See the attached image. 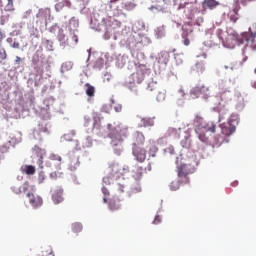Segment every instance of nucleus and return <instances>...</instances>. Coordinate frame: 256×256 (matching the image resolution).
<instances>
[{
	"label": "nucleus",
	"mask_w": 256,
	"mask_h": 256,
	"mask_svg": "<svg viewBox=\"0 0 256 256\" xmlns=\"http://www.w3.org/2000/svg\"><path fill=\"white\" fill-rule=\"evenodd\" d=\"M108 131V138L111 139V147L114 149L116 155H121L123 153V143L129 137V128L123 125L113 127L111 124H108Z\"/></svg>",
	"instance_id": "obj_1"
},
{
	"label": "nucleus",
	"mask_w": 256,
	"mask_h": 256,
	"mask_svg": "<svg viewBox=\"0 0 256 256\" xmlns=\"http://www.w3.org/2000/svg\"><path fill=\"white\" fill-rule=\"evenodd\" d=\"M29 189H31V186L29 185V183L25 182L19 187H14L13 191L14 193H16V195L26 193V197L28 198L30 205L34 209H38V207H41V205H43V198H41V196L39 195H35V193H33V191H29Z\"/></svg>",
	"instance_id": "obj_2"
},
{
	"label": "nucleus",
	"mask_w": 256,
	"mask_h": 256,
	"mask_svg": "<svg viewBox=\"0 0 256 256\" xmlns=\"http://www.w3.org/2000/svg\"><path fill=\"white\" fill-rule=\"evenodd\" d=\"M194 125L196 133H201V131H210V133H215L217 125L213 122H205L203 117L196 115L194 118Z\"/></svg>",
	"instance_id": "obj_3"
},
{
	"label": "nucleus",
	"mask_w": 256,
	"mask_h": 256,
	"mask_svg": "<svg viewBox=\"0 0 256 256\" xmlns=\"http://www.w3.org/2000/svg\"><path fill=\"white\" fill-rule=\"evenodd\" d=\"M103 25H105V27H106L104 39L108 40V39H111L112 31H115V29H119V27H121V22L118 20H115V18L109 16V17L103 19Z\"/></svg>",
	"instance_id": "obj_4"
},
{
	"label": "nucleus",
	"mask_w": 256,
	"mask_h": 256,
	"mask_svg": "<svg viewBox=\"0 0 256 256\" xmlns=\"http://www.w3.org/2000/svg\"><path fill=\"white\" fill-rule=\"evenodd\" d=\"M190 97L191 99H199V97L202 99H209V97H211V92L209 87L205 85H197L190 90Z\"/></svg>",
	"instance_id": "obj_5"
},
{
	"label": "nucleus",
	"mask_w": 256,
	"mask_h": 256,
	"mask_svg": "<svg viewBox=\"0 0 256 256\" xmlns=\"http://www.w3.org/2000/svg\"><path fill=\"white\" fill-rule=\"evenodd\" d=\"M108 173L117 181V179H120L123 177V175H125V173H127V169L123 168L118 163L113 162L109 164Z\"/></svg>",
	"instance_id": "obj_6"
},
{
	"label": "nucleus",
	"mask_w": 256,
	"mask_h": 256,
	"mask_svg": "<svg viewBox=\"0 0 256 256\" xmlns=\"http://www.w3.org/2000/svg\"><path fill=\"white\" fill-rule=\"evenodd\" d=\"M173 3L177 11H180V9H197V0H173Z\"/></svg>",
	"instance_id": "obj_7"
},
{
	"label": "nucleus",
	"mask_w": 256,
	"mask_h": 256,
	"mask_svg": "<svg viewBox=\"0 0 256 256\" xmlns=\"http://www.w3.org/2000/svg\"><path fill=\"white\" fill-rule=\"evenodd\" d=\"M51 18V9H40L36 15L37 25H47V19Z\"/></svg>",
	"instance_id": "obj_8"
},
{
	"label": "nucleus",
	"mask_w": 256,
	"mask_h": 256,
	"mask_svg": "<svg viewBox=\"0 0 256 256\" xmlns=\"http://www.w3.org/2000/svg\"><path fill=\"white\" fill-rule=\"evenodd\" d=\"M221 128V134L224 135L225 137H231L232 134L235 133L237 130V127L233 124V118H230L228 120V123H223L220 125Z\"/></svg>",
	"instance_id": "obj_9"
},
{
	"label": "nucleus",
	"mask_w": 256,
	"mask_h": 256,
	"mask_svg": "<svg viewBox=\"0 0 256 256\" xmlns=\"http://www.w3.org/2000/svg\"><path fill=\"white\" fill-rule=\"evenodd\" d=\"M132 149L142 147L145 145V135L143 132L136 131L131 138Z\"/></svg>",
	"instance_id": "obj_10"
},
{
	"label": "nucleus",
	"mask_w": 256,
	"mask_h": 256,
	"mask_svg": "<svg viewBox=\"0 0 256 256\" xmlns=\"http://www.w3.org/2000/svg\"><path fill=\"white\" fill-rule=\"evenodd\" d=\"M147 91L151 93H158L156 96L157 101H165V93L159 92V84L155 81H150L147 86Z\"/></svg>",
	"instance_id": "obj_11"
},
{
	"label": "nucleus",
	"mask_w": 256,
	"mask_h": 256,
	"mask_svg": "<svg viewBox=\"0 0 256 256\" xmlns=\"http://www.w3.org/2000/svg\"><path fill=\"white\" fill-rule=\"evenodd\" d=\"M132 155L138 163H144L145 159H147V150L142 147L132 148Z\"/></svg>",
	"instance_id": "obj_12"
},
{
	"label": "nucleus",
	"mask_w": 256,
	"mask_h": 256,
	"mask_svg": "<svg viewBox=\"0 0 256 256\" xmlns=\"http://www.w3.org/2000/svg\"><path fill=\"white\" fill-rule=\"evenodd\" d=\"M220 40L222 41L223 45H226L229 47V49H233L236 44L239 43V38L237 34H229L228 37L223 39V37H220Z\"/></svg>",
	"instance_id": "obj_13"
},
{
	"label": "nucleus",
	"mask_w": 256,
	"mask_h": 256,
	"mask_svg": "<svg viewBox=\"0 0 256 256\" xmlns=\"http://www.w3.org/2000/svg\"><path fill=\"white\" fill-rule=\"evenodd\" d=\"M47 164V167H51L52 169H61V156L51 154Z\"/></svg>",
	"instance_id": "obj_14"
},
{
	"label": "nucleus",
	"mask_w": 256,
	"mask_h": 256,
	"mask_svg": "<svg viewBox=\"0 0 256 256\" xmlns=\"http://www.w3.org/2000/svg\"><path fill=\"white\" fill-rule=\"evenodd\" d=\"M190 72L194 75H203L205 73V62H196L194 65L191 66Z\"/></svg>",
	"instance_id": "obj_15"
},
{
	"label": "nucleus",
	"mask_w": 256,
	"mask_h": 256,
	"mask_svg": "<svg viewBox=\"0 0 256 256\" xmlns=\"http://www.w3.org/2000/svg\"><path fill=\"white\" fill-rule=\"evenodd\" d=\"M33 153L34 155H36V157H38V165L40 167V169H43V157H45L46 155V152H45V149L43 148H39V146H34L33 148Z\"/></svg>",
	"instance_id": "obj_16"
},
{
	"label": "nucleus",
	"mask_w": 256,
	"mask_h": 256,
	"mask_svg": "<svg viewBox=\"0 0 256 256\" xmlns=\"http://www.w3.org/2000/svg\"><path fill=\"white\" fill-rule=\"evenodd\" d=\"M64 139L69 143H74V145H72V149H75L76 151L79 149V140L75 138V131L65 134Z\"/></svg>",
	"instance_id": "obj_17"
},
{
	"label": "nucleus",
	"mask_w": 256,
	"mask_h": 256,
	"mask_svg": "<svg viewBox=\"0 0 256 256\" xmlns=\"http://www.w3.org/2000/svg\"><path fill=\"white\" fill-rule=\"evenodd\" d=\"M177 173H178L179 179L187 178V175H189V173H191V171L189 170V165L181 164L177 168Z\"/></svg>",
	"instance_id": "obj_18"
},
{
	"label": "nucleus",
	"mask_w": 256,
	"mask_h": 256,
	"mask_svg": "<svg viewBox=\"0 0 256 256\" xmlns=\"http://www.w3.org/2000/svg\"><path fill=\"white\" fill-rule=\"evenodd\" d=\"M155 126V117H145L140 119V123L138 124V127H154Z\"/></svg>",
	"instance_id": "obj_19"
},
{
	"label": "nucleus",
	"mask_w": 256,
	"mask_h": 256,
	"mask_svg": "<svg viewBox=\"0 0 256 256\" xmlns=\"http://www.w3.org/2000/svg\"><path fill=\"white\" fill-rule=\"evenodd\" d=\"M143 173H145V169L141 166H136L132 170V177L135 181H141V179H143Z\"/></svg>",
	"instance_id": "obj_20"
},
{
	"label": "nucleus",
	"mask_w": 256,
	"mask_h": 256,
	"mask_svg": "<svg viewBox=\"0 0 256 256\" xmlns=\"http://www.w3.org/2000/svg\"><path fill=\"white\" fill-rule=\"evenodd\" d=\"M65 7H68V9H71V1L69 0L57 1V3L55 4V11L59 13V11H63Z\"/></svg>",
	"instance_id": "obj_21"
},
{
	"label": "nucleus",
	"mask_w": 256,
	"mask_h": 256,
	"mask_svg": "<svg viewBox=\"0 0 256 256\" xmlns=\"http://www.w3.org/2000/svg\"><path fill=\"white\" fill-rule=\"evenodd\" d=\"M165 5H167L165 0H157V3L152 5L149 11H165Z\"/></svg>",
	"instance_id": "obj_22"
},
{
	"label": "nucleus",
	"mask_w": 256,
	"mask_h": 256,
	"mask_svg": "<svg viewBox=\"0 0 256 256\" xmlns=\"http://www.w3.org/2000/svg\"><path fill=\"white\" fill-rule=\"evenodd\" d=\"M247 45L252 49H256V33H251L246 36Z\"/></svg>",
	"instance_id": "obj_23"
},
{
	"label": "nucleus",
	"mask_w": 256,
	"mask_h": 256,
	"mask_svg": "<svg viewBox=\"0 0 256 256\" xmlns=\"http://www.w3.org/2000/svg\"><path fill=\"white\" fill-rule=\"evenodd\" d=\"M52 199L56 204L61 203V201H63V189L55 191L52 195Z\"/></svg>",
	"instance_id": "obj_24"
},
{
	"label": "nucleus",
	"mask_w": 256,
	"mask_h": 256,
	"mask_svg": "<svg viewBox=\"0 0 256 256\" xmlns=\"http://www.w3.org/2000/svg\"><path fill=\"white\" fill-rule=\"evenodd\" d=\"M219 5V2L216 0H204L203 9H215Z\"/></svg>",
	"instance_id": "obj_25"
},
{
	"label": "nucleus",
	"mask_w": 256,
	"mask_h": 256,
	"mask_svg": "<svg viewBox=\"0 0 256 256\" xmlns=\"http://www.w3.org/2000/svg\"><path fill=\"white\" fill-rule=\"evenodd\" d=\"M42 133H44L45 135H49V128L45 123L39 124L38 131L35 132V135L41 136Z\"/></svg>",
	"instance_id": "obj_26"
},
{
	"label": "nucleus",
	"mask_w": 256,
	"mask_h": 256,
	"mask_svg": "<svg viewBox=\"0 0 256 256\" xmlns=\"http://www.w3.org/2000/svg\"><path fill=\"white\" fill-rule=\"evenodd\" d=\"M167 133L170 137H175V139H179V137H181V128L176 129V128L170 127Z\"/></svg>",
	"instance_id": "obj_27"
},
{
	"label": "nucleus",
	"mask_w": 256,
	"mask_h": 256,
	"mask_svg": "<svg viewBox=\"0 0 256 256\" xmlns=\"http://www.w3.org/2000/svg\"><path fill=\"white\" fill-rule=\"evenodd\" d=\"M227 136L225 135H217L216 137H214V145L216 147H219V145H223V143H227Z\"/></svg>",
	"instance_id": "obj_28"
},
{
	"label": "nucleus",
	"mask_w": 256,
	"mask_h": 256,
	"mask_svg": "<svg viewBox=\"0 0 256 256\" xmlns=\"http://www.w3.org/2000/svg\"><path fill=\"white\" fill-rule=\"evenodd\" d=\"M119 209H121V203H119V200L111 199L109 201V210L119 211Z\"/></svg>",
	"instance_id": "obj_29"
},
{
	"label": "nucleus",
	"mask_w": 256,
	"mask_h": 256,
	"mask_svg": "<svg viewBox=\"0 0 256 256\" xmlns=\"http://www.w3.org/2000/svg\"><path fill=\"white\" fill-rule=\"evenodd\" d=\"M57 39L63 45H69V43H67V36L65 35V31H63V29H59Z\"/></svg>",
	"instance_id": "obj_30"
},
{
	"label": "nucleus",
	"mask_w": 256,
	"mask_h": 256,
	"mask_svg": "<svg viewBox=\"0 0 256 256\" xmlns=\"http://www.w3.org/2000/svg\"><path fill=\"white\" fill-rule=\"evenodd\" d=\"M84 87H85V91H86V95L88 96V97H95V87L94 86H92L91 84H89V83H86L85 85H84Z\"/></svg>",
	"instance_id": "obj_31"
},
{
	"label": "nucleus",
	"mask_w": 256,
	"mask_h": 256,
	"mask_svg": "<svg viewBox=\"0 0 256 256\" xmlns=\"http://www.w3.org/2000/svg\"><path fill=\"white\" fill-rule=\"evenodd\" d=\"M239 20V8H234L232 12H230V21L232 23H237Z\"/></svg>",
	"instance_id": "obj_32"
},
{
	"label": "nucleus",
	"mask_w": 256,
	"mask_h": 256,
	"mask_svg": "<svg viewBox=\"0 0 256 256\" xmlns=\"http://www.w3.org/2000/svg\"><path fill=\"white\" fill-rule=\"evenodd\" d=\"M115 187L120 193H123L125 191V178L118 180V182L115 183Z\"/></svg>",
	"instance_id": "obj_33"
},
{
	"label": "nucleus",
	"mask_w": 256,
	"mask_h": 256,
	"mask_svg": "<svg viewBox=\"0 0 256 256\" xmlns=\"http://www.w3.org/2000/svg\"><path fill=\"white\" fill-rule=\"evenodd\" d=\"M198 135V139H200L202 141V143H209V137H207V135H205V133H209V131H200V132H196Z\"/></svg>",
	"instance_id": "obj_34"
},
{
	"label": "nucleus",
	"mask_w": 256,
	"mask_h": 256,
	"mask_svg": "<svg viewBox=\"0 0 256 256\" xmlns=\"http://www.w3.org/2000/svg\"><path fill=\"white\" fill-rule=\"evenodd\" d=\"M134 83H143V80L145 79V75L143 73H134L133 74Z\"/></svg>",
	"instance_id": "obj_35"
},
{
	"label": "nucleus",
	"mask_w": 256,
	"mask_h": 256,
	"mask_svg": "<svg viewBox=\"0 0 256 256\" xmlns=\"http://www.w3.org/2000/svg\"><path fill=\"white\" fill-rule=\"evenodd\" d=\"M73 233H81L83 231V225L79 222H75L72 224Z\"/></svg>",
	"instance_id": "obj_36"
},
{
	"label": "nucleus",
	"mask_w": 256,
	"mask_h": 256,
	"mask_svg": "<svg viewBox=\"0 0 256 256\" xmlns=\"http://www.w3.org/2000/svg\"><path fill=\"white\" fill-rule=\"evenodd\" d=\"M155 33L158 39H161V37H165V26H159L158 28H156Z\"/></svg>",
	"instance_id": "obj_37"
},
{
	"label": "nucleus",
	"mask_w": 256,
	"mask_h": 256,
	"mask_svg": "<svg viewBox=\"0 0 256 256\" xmlns=\"http://www.w3.org/2000/svg\"><path fill=\"white\" fill-rule=\"evenodd\" d=\"M117 1H119V0H110L106 4V11H113V7L117 6Z\"/></svg>",
	"instance_id": "obj_38"
},
{
	"label": "nucleus",
	"mask_w": 256,
	"mask_h": 256,
	"mask_svg": "<svg viewBox=\"0 0 256 256\" xmlns=\"http://www.w3.org/2000/svg\"><path fill=\"white\" fill-rule=\"evenodd\" d=\"M113 181H115V177H113L111 174H109V176H105L103 178V183H105V185H111V183H113Z\"/></svg>",
	"instance_id": "obj_39"
},
{
	"label": "nucleus",
	"mask_w": 256,
	"mask_h": 256,
	"mask_svg": "<svg viewBox=\"0 0 256 256\" xmlns=\"http://www.w3.org/2000/svg\"><path fill=\"white\" fill-rule=\"evenodd\" d=\"M43 256H55V254L53 253V249L51 247L46 248L43 252H42Z\"/></svg>",
	"instance_id": "obj_40"
},
{
	"label": "nucleus",
	"mask_w": 256,
	"mask_h": 256,
	"mask_svg": "<svg viewBox=\"0 0 256 256\" xmlns=\"http://www.w3.org/2000/svg\"><path fill=\"white\" fill-rule=\"evenodd\" d=\"M26 175H35V167L34 166H26Z\"/></svg>",
	"instance_id": "obj_41"
},
{
	"label": "nucleus",
	"mask_w": 256,
	"mask_h": 256,
	"mask_svg": "<svg viewBox=\"0 0 256 256\" xmlns=\"http://www.w3.org/2000/svg\"><path fill=\"white\" fill-rule=\"evenodd\" d=\"M149 151H150V155L152 157H155V154L157 153V151H159V148H157L156 145H152L150 146Z\"/></svg>",
	"instance_id": "obj_42"
},
{
	"label": "nucleus",
	"mask_w": 256,
	"mask_h": 256,
	"mask_svg": "<svg viewBox=\"0 0 256 256\" xmlns=\"http://www.w3.org/2000/svg\"><path fill=\"white\" fill-rule=\"evenodd\" d=\"M170 189L171 191H177V189H179V182L178 181L171 182Z\"/></svg>",
	"instance_id": "obj_43"
},
{
	"label": "nucleus",
	"mask_w": 256,
	"mask_h": 256,
	"mask_svg": "<svg viewBox=\"0 0 256 256\" xmlns=\"http://www.w3.org/2000/svg\"><path fill=\"white\" fill-rule=\"evenodd\" d=\"M199 51L202 52H198V54L196 55V57H202L203 59H207V51H204L203 48H200Z\"/></svg>",
	"instance_id": "obj_44"
},
{
	"label": "nucleus",
	"mask_w": 256,
	"mask_h": 256,
	"mask_svg": "<svg viewBox=\"0 0 256 256\" xmlns=\"http://www.w3.org/2000/svg\"><path fill=\"white\" fill-rule=\"evenodd\" d=\"M34 69H35L37 75H39V77H43L44 70H43L42 66H36Z\"/></svg>",
	"instance_id": "obj_45"
},
{
	"label": "nucleus",
	"mask_w": 256,
	"mask_h": 256,
	"mask_svg": "<svg viewBox=\"0 0 256 256\" xmlns=\"http://www.w3.org/2000/svg\"><path fill=\"white\" fill-rule=\"evenodd\" d=\"M102 193L104 195L103 202L107 203V196L109 195V190L105 187L102 188Z\"/></svg>",
	"instance_id": "obj_46"
},
{
	"label": "nucleus",
	"mask_w": 256,
	"mask_h": 256,
	"mask_svg": "<svg viewBox=\"0 0 256 256\" xmlns=\"http://www.w3.org/2000/svg\"><path fill=\"white\" fill-rule=\"evenodd\" d=\"M45 172L41 171L38 175V183H43L45 181Z\"/></svg>",
	"instance_id": "obj_47"
},
{
	"label": "nucleus",
	"mask_w": 256,
	"mask_h": 256,
	"mask_svg": "<svg viewBox=\"0 0 256 256\" xmlns=\"http://www.w3.org/2000/svg\"><path fill=\"white\" fill-rule=\"evenodd\" d=\"M7 59V52L5 50H0V63Z\"/></svg>",
	"instance_id": "obj_48"
},
{
	"label": "nucleus",
	"mask_w": 256,
	"mask_h": 256,
	"mask_svg": "<svg viewBox=\"0 0 256 256\" xmlns=\"http://www.w3.org/2000/svg\"><path fill=\"white\" fill-rule=\"evenodd\" d=\"M165 153H169L170 155H175V148L173 146H168L165 149Z\"/></svg>",
	"instance_id": "obj_49"
},
{
	"label": "nucleus",
	"mask_w": 256,
	"mask_h": 256,
	"mask_svg": "<svg viewBox=\"0 0 256 256\" xmlns=\"http://www.w3.org/2000/svg\"><path fill=\"white\" fill-rule=\"evenodd\" d=\"M6 11H13V0H7Z\"/></svg>",
	"instance_id": "obj_50"
},
{
	"label": "nucleus",
	"mask_w": 256,
	"mask_h": 256,
	"mask_svg": "<svg viewBox=\"0 0 256 256\" xmlns=\"http://www.w3.org/2000/svg\"><path fill=\"white\" fill-rule=\"evenodd\" d=\"M183 44L186 46V47H189V45L191 44V41L189 40V38H187L185 35H183Z\"/></svg>",
	"instance_id": "obj_51"
},
{
	"label": "nucleus",
	"mask_w": 256,
	"mask_h": 256,
	"mask_svg": "<svg viewBox=\"0 0 256 256\" xmlns=\"http://www.w3.org/2000/svg\"><path fill=\"white\" fill-rule=\"evenodd\" d=\"M154 225H159V223H161V217L160 216H156L154 221H153Z\"/></svg>",
	"instance_id": "obj_52"
},
{
	"label": "nucleus",
	"mask_w": 256,
	"mask_h": 256,
	"mask_svg": "<svg viewBox=\"0 0 256 256\" xmlns=\"http://www.w3.org/2000/svg\"><path fill=\"white\" fill-rule=\"evenodd\" d=\"M113 17H119L121 15V10L116 9V11L112 12Z\"/></svg>",
	"instance_id": "obj_53"
},
{
	"label": "nucleus",
	"mask_w": 256,
	"mask_h": 256,
	"mask_svg": "<svg viewBox=\"0 0 256 256\" xmlns=\"http://www.w3.org/2000/svg\"><path fill=\"white\" fill-rule=\"evenodd\" d=\"M72 39H73V41H74V43L77 45V43H79V38L77 37V35H73L72 36Z\"/></svg>",
	"instance_id": "obj_54"
},
{
	"label": "nucleus",
	"mask_w": 256,
	"mask_h": 256,
	"mask_svg": "<svg viewBox=\"0 0 256 256\" xmlns=\"http://www.w3.org/2000/svg\"><path fill=\"white\" fill-rule=\"evenodd\" d=\"M180 97H185V90H183V88H181L179 91H178Z\"/></svg>",
	"instance_id": "obj_55"
},
{
	"label": "nucleus",
	"mask_w": 256,
	"mask_h": 256,
	"mask_svg": "<svg viewBox=\"0 0 256 256\" xmlns=\"http://www.w3.org/2000/svg\"><path fill=\"white\" fill-rule=\"evenodd\" d=\"M12 47L14 49H19V47H20L19 42H13Z\"/></svg>",
	"instance_id": "obj_56"
},
{
	"label": "nucleus",
	"mask_w": 256,
	"mask_h": 256,
	"mask_svg": "<svg viewBox=\"0 0 256 256\" xmlns=\"http://www.w3.org/2000/svg\"><path fill=\"white\" fill-rule=\"evenodd\" d=\"M114 109H115L116 113H119V112H121L122 107H121V105H119V106L114 107Z\"/></svg>",
	"instance_id": "obj_57"
},
{
	"label": "nucleus",
	"mask_w": 256,
	"mask_h": 256,
	"mask_svg": "<svg viewBox=\"0 0 256 256\" xmlns=\"http://www.w3.org/2000/svg\"><path fill=\"white\" fill-rule=\"evenodd\" d=\"M50 177H51L52 179H56V177H57V172H52V173L50 174Z\"/></svg>",
	"instance_id": "obj_58"
},
{
	"label": "nucleus",
	"mask_w": 256,
	"mask_h": 256,
	"mask_svg": "<svg viewBox=\"0 0 256 256\" xmlns=\"http://www.w3.org/2000/svg\"><path fill=\"white\" fill-rule=\"evenodd\" d=\"M226 96H227V93H226V92H224V93L221 95L222 101H224V99H225Z\"/></svg>",
	"instance_id": "obj_59"
},
{
	"label": "nucleus",
	"mask_w": 256,
	"mask_h": 256,
	"mask_svg": "<svg viewBox=\"0 0 256 256\" xmlns=\"http://www.w3.org/2000/svg\"><path fill=\"white\" fill-rule=\"evenodd\" d=\"M186 141H188V144L185 145V147H190L191 146V142L189 140H186Z\"/></svg>",
	"instance_id": "obj_60"
},
{
	"label": "nucleus",
	"mask_w": 256,
	"mask_h": 256,
	"mask_svg": "<svg viewBox=\"0 0 256 256\" xmlns=\"http://www.w3.org/2000/svg\"><path fill=\"white\" fill-rule=\"evenodd\" d=\"M73 145H75V143L71 142V143L69 144V147H71V149H73Z\"/></svg>",
	"instance_id": "obj_61"
},
{
	"label": "nucleus",
	"mask_w": 256,
	"mask_h": 256,
	"mask_svg": "<svg viewBox=\"0 0 256 256\" xmlns=\"http://www.w3.org/2000/svg\"><path fill=\"white\" fill-rule=\"evenodd\" d=\"M16 61H21V58L19 56L16 57Z\"/></svg>",
	"instance_id": "obj_62"
},
{
	"label": "nucleus",
	"mask_w": 256,
	"mask_h": 256,
	"mask_svg": "<svg viewBox=\"0 0 256 256\" xmlns=\"http://www.w3.org/2000/svg\"><path fill=\"white\" fill-rule=\"evenodd\" d=\"M38 139H39L40 141H43V137H41V136H40V137H38Z\"/></svg>",
	"instance_id": "obj_63"
},
{
	"label": "nucleus",
	"mask_w": 256,
	"mask_h": 256,
	"mask_svg": "<svg viewBox=\"0 0 256 256\" xmlns=\"http://www.w3.org/2000/svg\"><path fill=\"white\" fill-rule=\"evenodd\" d=\"M253 88H254V89H256V86H255V85H253Z\"/></svg>",
	"instance_id": "obj_64"
}]
</instances>
